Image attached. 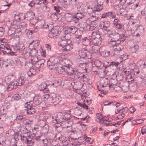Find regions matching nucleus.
<instances>
[{
    "mask_svg": "<svg viewBox=\"0 0 146 146\" xmlns=\"http://www.w3.org/2000/svg\"><path fill=\"white\" fill-rule=\"evenodd\" d=\"M70 61L67 59H64L61 60V63L64 62V64L63 66L61 64L58 65L56 67V70L58 73L66 75H70L74 71L70 65L69 63ZM64 64L63 63L62 64Z\"/></svg>",
    "mask_w": 146,
    "mask_h": 146,
    "instance_id": "f257e3e1",
    "label": "nucleus"
},
{
    "mask_svg": "<svg viewBox=\"0 0 146 146\" xmlns=\"http://www.w3.org/2000/svg\"><path fill=\"white\" fill-rule=\"evenodd\" d=\"M46 88V93H48V90ZM46 104L47 107H50L53 104V103L56 102L59 103L60 102L59 98L57 97L56 95L54 93L46 94Z\"/></svg>",
    "mask_w": 146,
    "mask_h": 146,
    "instance_id": "f03ea898",
    "label": "nucleus"
},
{
    "mask_svg": "<svg viewBox=\"0 0 146 146\" xmlns=\"http://www.w3.org/2000/svg\"><path fill=\"white\" fill-rule=\"evenodd\" d=\"M96 21V20H94L91 18H89L86 20V23L81 22L79 24V25L81 30L85 31L88 29H92L93 28L91 25L95 24Z\"/></svg>",
    "mask_w": 146,
    "mask_h": 146,
    "instance_id": "7ed1b4c3",
    "label": "nucleus"
},
{
    "mask_svg": "<svg viewBox=\"0 0 146 146\" xmlns=\"http://www.w3.org/2000/svg\"><path fill=\"white\" fill-rule=\"evenodd\" d=\"M21 140V141L23 143L27 145L28 144H30L31 145L32 144V142H34L33 140V136H31V132L29 130L25 132L24 135H20Z\"/></svg>",
    "mask_w": 146,
    "mask_h": 146,
    "instance_id": "20e7f679",
    "label": "nucleus"
},
{
    "mask_svg": "<svg viewBox=\"0 0 146 146\" xmlns=\"http://www.w3.org/2000/svg\"><path fill=\"white\" fill-rule=\"evenodd\" d=\"M97 118L96 120L98 122H100L104 124V125L108 126L111 124L109 123V121L105 118L104 115L100 113H98L96 114Z\"/></svg>",
    "mask_w": 146,
    "mask_h": 146,
    "instance_id": "39448f33",
    "label": "nucleus"
},
{
    "mask_svg": "<svg viewBox=\"0 0 146 146\" xmlns=\"http://www.w3.org/2000/svg\"><path fill=\"white\" fill-rule=\"evenodd\" d=\"M16 40H17V43H15L14 45L12 46V48L15 51H22L23 49H25V46L23 43L20 41L19 36H16Z\"/></svg>",
    "mask_w": 146,
    "mask_h": 146,
    "instance_id": "423d86ee",
    "label": "nucleus"
},
{
    "mask_svg": "<svg viewBox=\"0 0 146 146\" xmlns=\"http://www.w3.org/2000/svg\"><path fill=\"white\" fill-rule=\"evenodd\" d=\"M17 27V25L13 24L8 31V35L9 36H11L13 39H16V36H19L16 33Z\"/></svg>",
    "mask_w": 146,
    "mask_h": 146,
    "instance_id": "0eeeda50",
    "label": "nucleus"
},
{
    "mask_svg": "<svg viewBox=\"0 0 146 146\" xmlns=\"http://www.w3.org/2000/svg\"><path fill=\"white\" fill-rule=\"evenodd\" d=\"M79 55L83 60L84 58H90L91 57V53L89 51L84 48H82L79 51Z\"/></svg>",
    "mask_w": 146,
    "mask_h": 146,
    "instance_id": "6e6552de",
    "label": "nucleus"
},
{
    "mask_svg": "<svg viewBox=\"0 0 146 146\" xmlns=\"http://www.w3.org/2000/svg\"><path fill=\"white\" fill-rule=\"evenodd\" d=\"M60 58L59 57H56L53 60V62H51L50 60H48L47 62V66L48 68L51 70H52L54 68V66L55 64H56V68L58 66V65H59L61 63L62 59H60Z\"/></svg>",
    "mask_w": 146,
    "mask_h": 146,
    "instance_id": "1a4fd4ad",
    "label": "nucleus"
},
{
    "mask_svg": "<svg viewBox=\"0 0 146 146\" xmlns=\"http://www.w3.org/2000/svg\"><path fill=\"white\" fill-rule=\"evenodd\" d=\"M30 102V101L29 102H26L24 105L25 108L24 110L27 111V114L28 115L33 114L36 112V110L33 108V106L31 104H28Z\"/></svg>",
    "mask_w": 146,
    "mask_h": 146,
    "instance_id": "9d476101",
    "label": "nucleus"
},
{
    "mask_svg": "<svg viewBox=\"0 0 146 146\" xmlns=\"http://www.w3.org/2000/svg\"><path fill=\"white\" fill-rule=\"evenodd\" d=\"M62 117L63 115L61 113H59L56 115V116L50 117L53 119V123H61L63 124L64 122V120Z\"/></svg>",
    "mask_w": 146,
    "mask_h": 146,
    "instance_id": "9b49d317",
    "label": "nucleus"
},
{
    "mask_svg": "<svg viewBox=\"0 0 146 146\" xmlns=\"http://www.w3.org/2000/svg\"><path fill=\"white\" fill-rule=\"evenodd\" d=\"M27 24L24 23H21L17 25V32L20 35L24 33L27 30Z\"/></svg>",
    "mask_w": 146,
    "mask_h": 146,
    "instance_id": "f8f14e48",
    "label": "nucleus"
},
{
    "mask_svg": "<svg viewBox=\"0 0 146 146\" xmlns=\"http://www.w3.org/2000/svg\"><path fill=\"white\" fill-rule=\"evenodd\" d=\"M83 63H80L79 65H78L77 67V70L81 73L86 72H87L86 64V62L83 61Z\"/></svg>",
    "mask_w": 146,
    "mask_h": 146,
    "instance_id": "ddd939ff",
    "label": "nucleus"
},
{
    "mask_svg": "<svg viewBox=\"0 0 146 146\" xmlns=\"http://www.w3.org/2000/svg\"><path fill=\"white\" fill-rule=\"evenodd\" d=\"M105 2L104 0H97V4L94 7L95 10L100 11L104 9L103 4Z\"/></svg>",
    "mask_w": 146,
    "mask_h": 146,
    "instance_id": "4468645a",
    "label": "nucleus"
},
{
    "mask_svg": "<svg viewBox=\"0 0 146 146\" xmlns=\"http://www.w3.org/2000/svg\"><path fill=\"white\" fill-rule=\"evenodd\" d=\"M119 33L118 31H116L112 35H110L109 36L111 38L110 43L111 42H119Z\"/></svg>",
    "mask_w": 146,
    "mask_h": 146,
    "instance_id": "2eb2a0df",
    "label": "nucleus"
},
{
    "mask_svg": "<svg viewBox=\"0 0 146 146\" xmlns=\"http://www.w3.org/2000/svg\"><path fill=\"white\" fill-rule=\"evenodd\" d=\"M74 90H81L83 86V84L80 81H76L71 84Z\"/></svg>",
    "mask_w": 146,
    "mask_h": 146,
    "instance_id": "dca6fc26",
    "label": "nucleus"
},
{
    "mask_svg": "<svg viewBox=\"0 0 146 146\" xmlns=\"http://www.w3.org/2000/svg\"><path fill=\"white\" fill-rule=\"evenodd\" d=\"M110 44L111 47L113 48V50H117L120 51L124 48L119 42H111Z\"/></svg>",
    "mask_w": 146,
    "mask_h": 146,
    "instance_id": "f3484780",
    "label": "nucleus"
},
{
    "mask_svg": "<svg viewBox=\"0 0 146 146\" xmlns=\"http://www.w3.org/2000/svg\"><path fill=\"white\" fill-rule=\"evenodd\" d=\"M110 23L109 21H103L100 23L99 27L105 31L110 27Z\"/></svg>",
    "mask_w": 146,
    "mask_h": 146,
    "instance_id": "a211bd4d",
    "label": "nucleus"
},
{
    "mask_svg": "<svg viewBox=\"0 0 146 146\" xmlns=\"http://www.w3.org/2000/svg\"><path fill=\"white\" fill-rule=\"evenodd\" d=\"M110 84L109 80L108 78H104L100 81V86L101 88L109 87Z\"/></svg>",
    "mask_w": 146,
    "mask_h": 146,
    "instance_id": "6ab92c4d",
    "label": "nucleus"
},
{
    "mask_svg": "<svg viewBox=\"0 0 146 146\" xmlns=\"http://www.w3.org/2000/svg\"><path fill=\"white\" fill-rule=\"evenodd\" d=\"M7 91H10L12 90L17 88V84L14 82L13 80L9 83H7Z\"/></svg>",
    "mask_w": 146,
    "mask_h": 146,
    "instance_id": "aec40b11",
    "label": "nucleus"
},
{
    "mask_svg": "<svg viewBox=\"0 0 146 146\" xmlns=\"http://www.w3.org/2000/svg\"><path fill=\"white\" fill-rule=\"evenodd\" d=\"M26 78L23 76H21L17 80V85L21 86L25 84V82L26 81Z\"/></svg>",
    "mask_w": 146,
    "mask_h": 146,
    "instance_id": "412c9836",
    "label": "nucleus"
},
{
    "mask_svg": "<svg viewBox=\"0 0 146 146\" xmlns=\"http://www.w3.org/2000/svg\"><path fill=\"white\" fill-rule=\"evenodd\" d=\"M64 27L66 28V29L64 30V31H68V33H72V34H74L76 32V27L74 26H64Z\"/></svg>",
    "mask_w": 146,
    "mask_h": 146,
    "instance_id": "4be33fe9",
    "label": "nucleus"
},
{
    "mask_svg": "<svg viewBox=\"0 0 146 146\" xmlns=\"http://www.w3.org/2000/svg\"><path fill=\"white\" fill-rule=\"evenodd\" d=\"M82 73L79 72L77 70L74 71L70 75L72 79L76 80L80 78V75H82Z\"/></svg>",
    "mask_w": 146,
    "mask_h": 146,
    "instance_id": "5701e85b",
    "label": "nucleus"
},
{
    "mask_svg": "<svg viewBox=\"0 0 146 146\" xmlns=\"http://www.w3.org/2000/svg\"><path fill=\"white\" fill-rule=\"evenodd\" d=\"M71 40L67 41L66 40L62 37L59 41L58 44L60 46H61L62 47L68 44H71Z\"/></svg>",
    "mask_w": 146,
    "mask_h": 146,
    "instance_id": "b1692460",
    "label": "nucleus"
},
{
    "mask_svg": "<svg viewBox=\"0 0 146 146\" xmlns=\"http://www.w3.org/2000/svg\"><path fill=\"white\" fill-rule=\"evenodd\" d=\"M14 17L15 19L17 21H20L25 20L24 14L21 13L15 14Z\"/></svg>",
    "mask_w": 146,
    "mask_h": 146,
    "instance_id": "393cba45",
    "label": "nucleus"
},
{
    "mask_svg": "<svg viewBox=\"0 0 146 146\" xmlns=\"http://www.w3.org/2000/svg\"><path fill=\"white\" fill-rule=\"evenodd\" d=\"M51 30L52 31V32L56 36L59 35L61 32L60 27L59 26H56L52 28Z\"/></svg>",
    "mask_w": 146,
    "mask_h": 146,
    "instance_id": "a878e982",
    "label": "nucleus"
},
{
    "mask_svg": "<svg viewBox=\"0 0 146 146\" xmlns=\"http://www.w3.org/2000/svg\"><path fill=\"white\" fill-rule=\"evenodd\" d=\"M35 14L33 12L30 11L27 12L26 14H24V19L26 20H29L33 18Z\"/></svg>",
    "mask_w": 146,
    "mask_h": 146,
    "instance_id": "bb28decb",
    "label": "nucleus"
},
{
    "mask_svg": "<svg viewBox=\"0 0 146 146\" xmlns=\"http://www.w3.org/2000/svg\"><path fill=\"white\" fill-rule=\"evenodd\" d=\"M62 47V50L64 52H68L72 50L73 47V45L70 44H68Z\"/></svg>",
    "mask_w": 146,
    "mask_h": 146,
    "instance_id": "cd10ccee",
    "label": "nucleus"
},
{
    "mask_svg": "<svg viewBox=\"0 0 146 146\" xmlns=\"http://www.w3.org/2000/svg\"><path fill=\"white\" fill-rule=\"evenodd\" d=\"M92 43L94 45L99 46L101 44L102 42V38L91 39Z\"/></svg>",
    "mask_w": 146,
    "mask_h": 146,
    "instance_id": "c85d7f7f",
    "label": "nucleus"
},
{
    "mask_svg": "<svg viewBox=\"0 0 146 146\" xmlns=\"http://www.w3.org/2000/svg\"><path fill=\"white\" fill-rule=\"evenodd\" d=\"M72 1V7L73 9L77 7L78 9H80L81 7V6L78 5V2L77 0H71Z\"/></svg>",
    "mask_w": 146,
    "mask_h": 146,
    "instance_id": "c756f323",
    "label": "nucleus"
},
{
    "mask_svg": "<svg viewBox=\"0 0 146 146\" xmlns=\"http://www.w3.org/2000/svg\"><path fill=\"white\" fill-rule=\"evenodd\" d=\"M139 3H127L126 6L129 9H134L137 7H138Z\"/></svg>",
    "mask_w": 146,
    "mask_h": 146,
    "instance_id": "7c9ffc66",
    "label": "nucleus"
},
{
    "mask_svg": "<svg viewBox=\"0 0 146 146\" xmlns=\"http://www.w3.org/2000/svg\"><path fill=\"white\" fill-rule=\"evenodd\" d=\"M115 68L110 62L108 63V64L105 66V69L106 71L108 72H111Z\"/></svg>",
    "mask_w": 146,
    "mask_h": 146,
    "instance_id": "2f4dec72",
    "label": "nucleus"
},
{
    "mask_svg": "<svg viewBox=\"0 0 146 146\" xmlns=\"http://www.w3.org/2000/svg\"><path fill=\"white\" fill-rule=\"evenodd\" d=\"M75 38H76V40L75 42L77 44H78L81 42L83 38L82 37V35L78 33L77 34H76Z\"/></svg>",
    "mask_w": 146,
    "mask_h": 146,
    "instance_id": "473e14b6",
    "label": "nucleus"
},
{
    "mask_svg": "<svg viewBox=\"0 0 146 146\" xmlns=\"http://www.w3.org/2000/svg\"><path fill=\"white\" fill-rule=\"evenodd\" d=\"M45 62V60L44 59H41L38 60L35 65L36 67L38 68L43 67Z\"/></svg>",
    "mask_w": 146,
    "mask_h": 146,
    "instance_id": "72a5a7b5",
    "label": "nucleus"
},
{
    "mask_svg": "<svg viewBox=\"0 0 146 146\" xmlns=\"http://www.w3.org/2000/svg\"><path fill=\"white\" fill-rule=\"evenodd\" d=\"M108 33V37L112 35L116 31H118V30L113 28H110V27L105 30Z\"/></svg>",
    "mask_w": 146,
    "mask_h": 146,
    "instance_id": "f704fd0d",
    "label": "nucleus"
},
{
    "mask_svg": "<svg viewBox=\"0 0 146 146\" xmlns=\"http://www.w3.org/2000/svg\"><path fill=\"white\" fill-rule=\"evenodd\" d=\"M40 96L38 94L36 95L34 97L33 100L34 102H35V103L36 104L38 105L41 104L40 102Z\"/></svg>",
    "mask_w": 146,
    "mask_h": 146,
    "instance_id": "c9c22d12",
    "label": "nucleus"
},
{
    "mask_svg": "<svg viewBox=\"0 0 146 146\" xmlns=\"http://www.w3.org/2000/svg\"><path fill=\"white\" fill-rule=\"evenodd\" d=\"M40 122L41 123H42L43 125H41V127H44L46 125V116L45 114H44L41 115L40 117Z\"/></svg>",
    "mask_w": 146,
    "mask_h": 146,
    "instance_id": "e433bc0d",
    "label": "nucleus"
},
{
    "mask_svg": "<svg viewBox=\"0 0 146 146\" xmlns=\"http://www.w3.org/2000/svg\"><path fill=\"white\" fill-rule=\"evenodd\" d=\"M98 33V32L96 31L92 32V33L91 39L101 38L100 35Z\"/></svg>",
    "mask_w": 146,
    "mask_h": 146,
    "instance_id": "4c0bfd02",
    "label": "nucleus"
},
{
    "mask_svg": "<svg viewBox=\"0 0 146 146\" xmlns=\"http://www.w3.org/2000/svg\"><path fill=\"white\" fill-rule=\"evenodd\" d=\"M64 35H63V38L67 41L71 40L70 39L71 38V33H68V31H64Z\"/></svg>",
    "mask_w": 146,
    "mask_h": 146,
    "instance_id": "58836bf2",
    "label": "nucleus"
},
{
    "mask_svg": "<svg viewBox=\"0 0 146 146\" xmlns=\"http://www.w3.org/2000/svg\"><path fill=\"white\" fill-rule=\"evenodd\" d=\"M81 42L82 43L86 46H88L90 43V41L86 37L82 38Z\"/></svg>",
    "mask_w": 146,
    "mask_h": 146,
    "instance_id": "ea45409f",
    "label": "nucleus"
},
{
    "mask_svg": "<svg viewBox=\"0 0 146 146\" xmlns=\"http://www.w3.org/2000/svg\"><path fill=\"white\" fill-rule=\"evenodd\" d=\"M39 41H33L30 43L29 45V47L31 46H32V45H33V47L32 48V49H35L37 47L39 44V42H38Z\"/></svg>",
    "mask_w": 146,
    "mask_h": 146,
    "instance_id": "a19ab883",
    "label": "nucleus"
},
{
    "mask_svg": "<svg viewBox=\"0 0 146 146\" xmlns=\"http://www.w3.org/2000/svg\"><path fill=\"white\" fill-rule=\"evenodd\" d=\"M38 23L40 29H46V23L44 20H42L39 21Z\"/></svg>",
    "mask_w": 146,
    "mask_h": 146,
    "instance_id": "79ce46f5",
    "label": "nucleus"
},
{
    "mask_svg": "<svg viewBox=\"0 0 146 146\" xmlns=\"http://www.w3.org/2000/svg\"><path fill=\"white\" fill-rule=\"evenodd\" d=\"M88 66H90V68L88 69L89 71L92 70L93 72H98V68L96 66H92L91 64L90 63V65H88Z\"/></svg>",
    "mask_w": 146,
    "mask_h": 146,
    "instance_id": "37998d69",
    "label": "nucleus"
},
{
    "mask_svg": "<svg viewBox=\"0 0 146 146\" xmlns=\"http://www.w3.org/2000/svg\"><path fill=\"white\" fill-rule=\"evenodd\" d=\"M117 81L116 79L111 78V79L109 80L110 84L109 85V87L111 88V87L112 85H116L117 84Z\"/></svg>",
    "mask_w": 146,
    "mask_h": 146,
    "instance_id": "c03bdc74",
    "label": "nucleus"
},
{
    "mask_svg": "<svg viewBox=\"0 0 146 146\" xmlns=\"http://www.w3.org/2000/svg\"><path fill=\"white\" fill-rule=\"evenodd\" d=\"M62 118L64 120V123L66 121L70 120L71 118V116L70 114L68 113H66L64 115H63Z\"/></svg>",
    "mask_w": 146,
    "mask_h": 146,
    "instance_id": "a18cd8bd",
    "label": "nucleus"
},
{
    "mask_svg": "<svg viewBox=\"0 0 146 146\" xmlns=\"http://www.w3.org/2000/svg\"><path fill=\"white\" fill-rule=\"evenodd\" d=\"M139 48V46L137 44H134V46L131 47V51L132 53L136 52Z\"/></svg>",
    "mask_w": 146,
    "mask_h": 146,
    "instance_id": "49530a36",
    "label": "nucleus"
},
{
    "mask_svg": "<svg viewBox=\"0 0 146 146\" xmlns=\"http://www.w3.org/2000/svg\"><path fill=\"white\" fill-rule=\"evenodd\" d=\"M110 54V52L109 51L106 50H104L102 52V55L103 56L105 57H107Z\"/></svg>",
    "mask_w": 146,
    "mask_h": 146,
    "instance_id": "de8ad7c7",
    "label": "nucleus"
},
{
    "mask_svg": "<svg viewBox=\"0 0 146 146\" xmlns=\"http://www.w3.org/2000/svg\"><path fill=\"white\" fill-rule=\"evenodd\" d=\"M126 37V36L123 34H119V42L124 41L125 40Z\"/></svg>",
    "mask_w": 146,
    "mask_h": 146,
    "instance_id": "09e8293b",
    "label": "nucleus"
},
{
    "mask_svg": "<svg viewBox=\"0 0 146 146\" xmlns=\"http://www.w3.org/2000/svg\"><path fill=\"white\" fill-rule=\"evenodd\" d=\"M122 73L124 74L128 75L131 73L130 69L129 67H126L122 71Z\"/></svg>",
    "mask_w": 146,
    "mask_h": 146,
    "instance_id": "8fccbe9b",
    "label": "nucleus"
},
{
    "mask_svg": "<svg viewBox=\"0 0 146 146\" xmlns=\"http://www.w3.org/2000/svg\"><path fill=\"white\" fill-rule=\"evenodd\" d=\"M38 60V57L36 56H34L31 59V62L33 64H35V65Z\"/></svg>",
    "mask_w": 146,
    "mask_h": 146,
    "instance_id": "3c124183",
    "label": "nucleus"
},
{
    "mask_svg": "<svg viewBox=\"0 0 146 146\" xmlns=\"http://www.w3.org/2000/svg\"><path fill=\"white\" fill-rule=\"evenodd\" d=\"M72 15L70 14H68V15L65 17L66 20L68 22L72 21Z\"/></svg>",
    "mask_w": 146,
    "mask_h": 146,
    "instance_id": "603ef678",
    "label": "nucleus"
},
{
    "mask_svg": "<svg viewBox=\"0 0 146 146\" xmlns=\"http://www.w3.org/2000/svg\"><path fill=\"white\" fill-rule=\"evenodd\" d=\"M137 31L139 32L140 33H143L144 31V28L141 25H139L137 28Z\"/></svg>",
    "mask_w": 146,
    "mask_h": 146,
    "instance_id": "864d4df0",
    "label": "nucleus"
},
{
    "mask_svg": "<svg viewBox=\"0 0 146 146\" xmlns=\"http://www.w3.org/2000/svg\"><path fill=\"white\" fill-rule=\"evenodd\" d=\"M84 138L85 139L86 141L89 142L90 143H92L93 142V139L92 138L88 137L86 135L84 136Z\"/></svg>",
    "mask_w": 146,
    "mask_h": 146,
    "instance_id": "5fc2aeb1",
    "label": "nucleus"
},
{
    "mask_svg": "<svg viewBox=\"0 0 146 146\" xmlns=\"http://www.w3.org/2000/svg\"><path fill=\"white\" fill-rule=\"evenodd\" d=\"M65 123L67 124L66 125V127L68 128L70 126H71L73 124V121L71 120L67 121L64 122Z\"/></svg>",
    "mask_w": 146,
    "mask_h": 146,
    "instance_id": "6e6d98bb",
    "label": "nucleus"
},
{
    "mask_svg": "<svg viewBox=\"0 0 146 146\" xmlns=\"http://www.w3.org/2000/svg\"><path fill=\"white\" fill-rule=\"evenodd\" d=\"M79 12L77 13L75 15L79 20L83 18L84 17V16L82 12Z\"/></svg>",
    "mask_w": 146,
    "mask_h": 146,
    "instance_id": "4d7b16f0",
    "label": "nucleus"
},
{
    "mask_svg": "<svg viewBox=\"0 0 146 146\" xmlns=\"http://www.w3.org/2000/svg\"><path fill=\"white\" fill-rule=\"evenodd\" d=\"M33 65H34L32 63L30 62H27L25 64V67L26 69L29 70L31 69V68L33 66Z\"/></svg>",
    "mask_w": 146,
    "mask_h": 146,
    "instance_id": "13d9d810",
    "label": "nucleus"
},
{
    "mask_svg": "<svg viewBox=\"0 0 146 146\" xmlns=\"http://www.w3.org/2000/svg\"><path fill=\"white\" fill-rule=\"evenodd\" d=\"M22 94H17L13 96V99L16 100L18 101L21 98Z\"/></svg>",
    "mask_w": 146,
    "mask_h": 146,
    "instance_id": "bf43d9fd",
    "label": "nucleus"
},
{
    "mask_svg": "<svg viewBox=\"0 0 146 146\" xmlns=\"http://www.w3.org/2000/svg\"><path fill=\"white\" fill-rule=\"evenodd\" d=\"M98 46L94 45L92 46V49L94 53H97L99 52L100 48Z\"/></svg>",
    "mask_w": 146,
    "mask_h": 146,
    "instance_id": "052dcab7",
    "label": "nucleus"
},
{
    "mask_svg": "<svg viewBox=\"0 0 146 146\" xmlns=\"http://www.w3.org/2000/svg\"><path fill=\"white\" fill-rule=\"evenodd\" d=\"M27 32L26 33V37L29 38L31 37L32 34L33 33L32 31L30 30L29 29H27L26 30Z\"/></svg>",
    "mask_w": 146,
    "mask_h": 146,
    "instance_id": "680f3d73",
    "label": "nucleus"
},
{
    "mask_svg": "<svg viewBox=\"0 0 146 146\" xmlns=\"http://www.w3.org/2000/svg\"><path fill=\"white\" fill-rule=\"evenodd\" d=\"M124 27V25L122 24L118 23L115 26L117 29L121 30L123 29Z\"/></svg>",
    "mask_w": 146,
    "mask_h": 146,
    "instance_id": "e2e57ef3",
    "label": "nucleus"
},
{
    "mask_svg": "<svg viewBox=\"0 0 146 146\" xmlns=\"http://www.w3.org/2000/svg\"><path fill=\"white\" fill-rule=\"evenodd\" d=\"M40 51L42 54V56L44 57H46V51L42 46H41L40 49Z\"/></svg>",
    "mask_w": 146,
    "mask_h": 146,
    "instance_id": "0e129e2a",
    "label": "nucleus"
},
{
    "mask_svg": "<svg viewBox=\"0 0 146 146\" xmlns=\"http://www.w3.org/2000/svg\"><path fill=\"white\" fill-rule=\"evenodd\" d=\"M29 71L27 73V74L29 76H31L33 75H35L36 73V70H35L33 72H32L34 70V69L33 68L30 69Z\"/></svg>",
    "mask_w": 146,
    "mask_h": 146,
    "instance_id": "69168bd1",
    "label": "nucleus"
},
{
    "mask_svg": "<svg viewBox=\"0 0 146 146\" xmlns=\"http://www.w3.org/2000/svg\"><path fill=\"white\" fill-rule=\"evenodd\" d=\"M120 51L117 50H113H113L111 51V54L113 56H118L119 55Z\"/></svg>",
    "mask_w": 146,
    "mask_h": 146,
    "instance_id": "338daca9",
    "label": "nucleus"
},
{
    "mask_svg": "<svg viewBox=\"0 0 146 146\" xmlns=\"http://www.w3.org/2000/svg\"><path fill=\"white\" fill-rule=\"evenodd\" d=\"M107 17H109L111 19H113L115 17V15H114L112 12H107Z\"/></svg>",
    "mask_w": 146,
    "mask_h": 146,
    "instance_id": "774afa93",
    "label": "nucleus"
}]
</instances>
